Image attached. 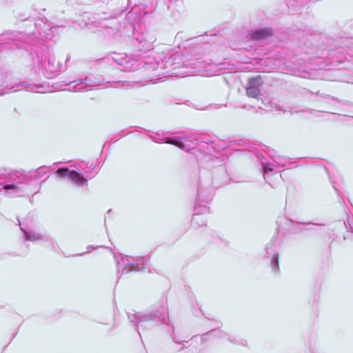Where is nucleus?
<instances>
[{
    "instance_id": "4",
    "label": "nucleus",
    "mask_w": 353,
    "mask_h": 353,
    "mask_svg": "<svg viewBox=\"0 0 353 353\" xmlns=\"http://www.w3.org/2000/svg\"><path fill=\"white\" fill-rule=\"evenodd\" d=\"M19 20L21 22H26V26L29 27V32L28 34L22 32H12L1 34V46L6 41V38L9 36V39L14 42L21 39H26L30 38L31 36L34 37H39L41 39H45L47 37L44 36L46 31L50 30L48 25L46 24L41 19H30L29 18H19Z\"/></svg>"
},
{
    "instance_id": "21",
    "label": "nucleus",
    "mask_w": 353,
    "mask_h": 353,
    "mask_svg": "<svg viewBox=\"0 0 353 353\" xmlns=\"http://www.w3.org/2000/svg\"><path fill=\"white\" fill-rule=\"evenodd\" d=\"M265 107L270 108V110L280 111L281 108L276 104L273 103L272 102L268 103L265 105Z\"/></svg>"
},
{
    "instance_id": "26",
    "label": "nucleus",
    "mask_w": 353,
    "mask_h": 353,
    "mask_svg": "<svg viewBox=\"0 0 353 353\" xmlns=\"http://www.w3.org/2000/svg\"><path fill=\"white\" fill-rule=\"evenodd\" d=\"M266 182H267V183H269L272 187H273V188H274V186H273L272 185H271V184L269 183V181H266Z\"/></svg>"
},
{
    "instance_id": "18",
    "label": "nucleus",
    "mask_w": 353,
    "mask_h": 353,
    "mask_svg": "<svg viewBox=\"0 0 353 353\" xmlns=\"http://www.w3.org/2000/svg\"><path fill=\"white\" fill-rule=\"evenodd\" d=\"M41 168H40L39 169H38V170H35L34 172H32V171L26 172V171H23V170L22 171V172L23 174H28L30 176V179L27 181V183H28V185H30V183L32 180L41 179L46 173L45 171H42Z\"/></svg>"
},
{
    "instance_id": "17",
    "label": "nucleus",
    "mask_w": 353,
    "mask_h": 353,
    "mask_svg": "<svg viewBox=\"0 0 353 353\" xmlns=\"http://www.w3.org/2000/svg\"><path fill=\"white\" fill-rule=\"evenodd\" d=\"M328 57L332 64H334L335 63H341L343 62V55L342 54V50L341 49L330 51L328 53Z\"/></svg>"
},
{
    "instance_id": "14",
    "label": "nucleus",
    "mask_w": 353,
    "mask_h": 353,
    "mask_svg": "<svg viewBox=\"0 0 353 353\" xmlns=\"http://www.w3.org/2000/svg\"><path fill=\"white\" fill-rule=\"evenodd\" d=\"M210 199V196L206 198V201L204 205L202 204L201 199V194L199 192L198 198L196 203L195 208H194V214H193L192 220L193 221H197V216L202 214H206L209 212V208L207 205L208 203V200Z\"/></svg>"
},
{
    "instance_id": "3",
    "label": "nucleus",
    "mask_w": 353,
    "mask_h": 353,
    "mask_svg": "<svg viewBox=\"0 0 353 353\" xmlns=\"http://www.w3.org/2000/svg\"><path fill=\"white\" fill-rule=\"evenodd\" d=\"M166 312V305L161 304L152 310L129 315L128 318L131 322L135 323L140 334L141 331L152 330L159 325L165 323Z\"/></svg>"
},
{
    "instance_id": "5",
    "label": "nucleus",
    "mask_w": 353,
    "mask_h": 353,
    "mask_svg": "<svg viewBox=\"0 0 353 353\" xmlns=\"http://www.w3.org/2000/svg\"><path fill=\"white\" fill-rule=\"evenodd\" d=\"M153 70H164L173 67V69L187 67L180 54L173 53L172 50L163 51L154 58V62L150 63Z\"/></svg>"
},
{
    "instance_id": "15",
    "label": "nucleus",
    "mask_w": 353,
    "mask_h": 353,
    "mask_svg": "<svg viewBox=\"0 0 353 353\" xmlns=\"http://www.w3.org/2000/svg\"><path fill=\"white\" fill-rule=\"evenodd\" d=\"M272 34L270 29L262 28L252 31L249 35L252 40L262 41L269 38Z\"/></svg>"
},
{
    "instance_id": "20",
    "label": "nucleus",
    "mask_w": 353,
    "mask_h": 353,
    "mask_svg": "<svg viewBox=\"0 0 353 353\" xmlns=\"http://www.w3.org/2000/svg\"><path fill=\"white\" fill-rule=\"evenodd\" d=\"M29 90L38 93H43L46 92L44 87L41 85H31Z\"/></svg>"
},
{
    "instance_id": "28",
    "label": "nucleus",
    "mask_w": 353,
    "mask_h": 353,
    "mask_svg": "<svg viewBox=\"0 0 353 353\" xmlns=\"http://www.w3.org/2000/svg\"><path fill=\"white\" fill-rule=\"evenodd\" d=\"M168 72H163L162 74H166Z\"/></svg>"
},
{
    "instance_id": "27",
    "label": "nucleus",
    "mask_w": 353,
    "mask_h": 353,
    "mask_svg": "<svg viewBox=\"0 0 353 353\" xmlns=\"http://www.w3.org/2000/svg\"><path fill=\"white\" fill-rule=\"evenodd\" d=\"M213 332H214V331H211V332H210V334H212V333H213Z\"/></svg>"
},
{
    "instance_id": "24",
    "label": "nucleus",
    "mask_w": 353,
    "mask_h": 353,
    "mask_svg": "<svg viewBox=\"0 0 353 353\" xmlns=\"http://www.w3.org/2000/svg\"><path fill=\"white\" fill-rule=\"evenodd\" d=\"M8 91L3 92V90H1V94L2 95V94H6V93H8Z\"/></svg>"
},
{
    "instance_id": "9",
    "label": "nucleus",
    "mask_w": 353,
    "mask_h": 353,
    "mask_svg": "<svg viewBox=\"0 0 353 353\" xmlns=\"http://www.w3.org/2000/svg\"><path fill=\"white\" fill-rule=\"evenodd\" d=\"M112 59L125 71H132L138 68L137 61L125 53H114Z\"/></svg>"
},
{
    "instance_id": "16",
    "label": "nucleus",
    "mask_w": 353,
    "mask_h": 353,
    "mask_svg": "<svg viewBox=\"0 0 353 353\" xmlns=\"http://www.w3.org/2000/svg\"><path fill=\"white\" fill-rule=\"evenodd\" d=\"M21 231L23 232L25 236V239L26 241H42L45 239V236L41 234L39 232H37L31 229H25L22 227H21Z\"/></svg>"
},
{
    "instance_id": "25",
    "label": "nucleus",
    "mask_w": 353,
    "mask_h": 353,
    "mask_svg": "<svg viewBox=\"0 0 353 353\" xmlns=\"http://www.w3.org/2000/svg\"><path fill=\"white\" fill-rule=\"evenodd\" d=\"M14 86H12V87H10V88H9V90H12V89H14Z\"/></svg>"
},
{
    "instance_id": "11",
    "label": "nucleus",
    "mask_w": 353,
    "mask_h": 353,
    "mask_svg": "<svg viewBox=\"0 0 353 353\" xmlns=\"http://www.w3.org/2000/svg\"><path fill=\"white\" fill-rule=\"evenodd\" d=\"M262 85V80L260 76L250 78L246 86V94L248 97L259 99L261 95L260 86Z\"/></svg>"
},
{
    "instance_id": "2",
    "label": "nucleus",
    "mask_w": 353,
    "mask_h": 353,
    "mask_svg": "<svg viewBox=\"0 0 353 353\" xmlns=\"http://www.w3.org/2000/svg\"><path fill=\"white\" fill-rule=\"evenodd\" d=\"M163 134L153 133L149 135V137L154 142L157 143H166L179 147V148L190 151L196 150L201 151L205 157L207 155H212V152L214 150V145L212 143L206 142H199L196 136L192 134H187L183 137H163Z\"/></svg>"
},
{
    "instance_id": "8",
    "label": "nucleus",
    "mask_w": 353,
    "mask_h": 353,
    "mask_svg": "<svg viewBox=\"0 0 353 353\" xmlns=\"http://www.w3.org/2000/svg\"><path fill=\"white\" fill-rule=\"evenodd\" d=\"M101 85V81L92 75L86 77L84 79L73 81L68 84V90L74 92L87 91Z\"/></svg>"
},
{
    "instance_id": "6",
    "label": "nucleus",
    "mask_w": 353,
    "mask_h": 353,
    "mask_svg": "<svg viewBox=\"0 0 353 353\" xmlns=\"http://www.w3.org/2000/svg\"><path fill=\"white\" fill-rule=\"evenodd\" d=\"M117 270L118 274L122 275L132 272L144 270L147 268V259L145 257H131L129 256H121L120 259L115 256Z\"/></svg>"
},
{
    "instance_id": "22",
    "label": "nucleus",
    "mask_w": 353,
    "mask_h": 353,
    "mask_svg": "<svg viewBox=\"0 0 353 353\" xmlns=\"http://www.w3.org/2000/svg\"><path fill=\"white\" fill-rule=\"evenodd\" d=\"M347 56H348L349 57H345L344 59H346V60H347V61H352V62H353V54H352L351 53H348V54H347Z\"/></svg>"
},
{
    "instance_id": "19",
    "label": "nucleus",
    "mask_w": 353,
    "mask_h": 353,
    "mask_svg": "<svg viewBox=\"0 0 353 353\" xmlns=\"http://www.w3.org/2000/svg\"><path fill=\"white\" fill-rule=\"evenodd\" d=\"M54 61H55L54 59H52L50 58H48V66L43 65V68L46 70H49L51 72H54L57 69V68H58L57 65H54Z\"/></svg>"
},
{
    "instance_id": "12",
    "label": "nucleus",
    "mask_w": 353,
    "mask_h": 353,
    "mask_svg": "<svg viewBox=\"0 0 353 353\" xmlns=\"http://www.w3.org/2000/svg\"><path fill=\"white\" fill-rule=\"evenodd\" d=\"M265 253L267 258L271 259L270 265L272 271L277 272L279 270V253L274 242L271 241L267 244Z\"/></svg>"
},
{
    "instance_id": "23",
    "label": "nucleus",
    "mask_w": 353,
    "mask_h": 353,
    "mask_svg": "<svg viewBox=\"0 0 353 353\" xmlns=\"http://www.w3.org/2000/svg\"><path fill=\"white\" fill-rule=\"evenodd\" d=\"M94 249H95V248H94L93 246L90 245V246H88V247L87 248V252H87V253H89V252H92V250H94Z\"/></svg>"
},
{
    "instance_id": "7",
    "label": "nucleus",
    "mask_w": 353,
    "mask_h": 353,
    "mask_svg": "<svg viewBox=\"0 0 353 353\" xmlns=\"http://www.w3.org/2000/svg\"><path fill=\"white\" fill-rule=\"evenodd\" d=\"M256 158L262 167L264 179L267 180V174L269 172L276 171L279 168L288 166L290 160L283 156L274 154H268L264 156L262 154H257Z\"/></svg>"
},
{
    "instance_id": "13",
    "label": "nucleus",
    "mask_w": 353,
    "mask_h": 353,
    "mask_svg": "<svg viewBox=\"0 0 353 353\" xmlns=\"http://www.w3.org/2000/svg\"><path fill=\"white\" fill-rule=\"evenodd\" d=\"M155 41V37L150 33L146 32L141 34L139 38H137L139 51L145 52L146 51L152 50L153 48V43Z\"/></svg>"
},
{
    "instance_id": "1",
    "label": "nucleus",
    "mask_w": 353,
    "mask_h": 353,
    "mask_svg": "<svg viewBox=\"0 0 353 353\" xmlns=\"http://www.w3.org/2000/svg\"><path fill=\"white\" fill-rule=\"evenodd\" d=\"M30 176L22 171L10 168H1V190L3 195L8 198L21 197L27 192V181Z\"/></svg>"
},
{
    "instance_id": "10",
    "label": "nucleus",
    "mask_w": 353,
    "mask_h": 353,
    "mask_svg": "<svg viewBox=\"0 0 353 353\" xmlns=\"http://www.w3.org/2000/svg\"><path fill=\"white\" fill-rule=\"evenodd\" d=\"M56 174L61 177H69V179L78 186H83L87 183V179L81 174L74 170H70L67 168H59L57 170Z\"/></svg>"
}]
</instances>
